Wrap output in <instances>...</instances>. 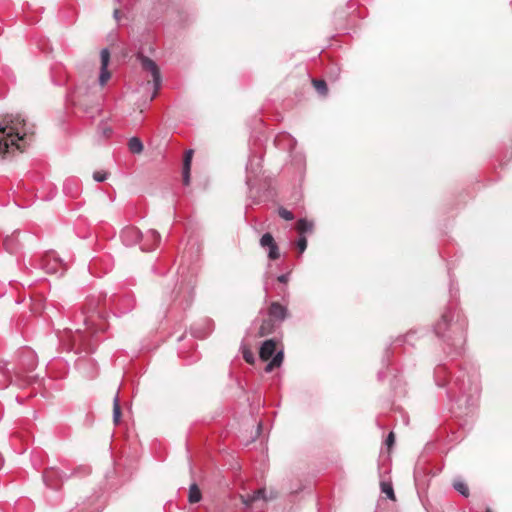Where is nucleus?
<instances>
[{"label":"nucleus","mask_w":512,"mask_h":512,"mask_svg":"<svg viewBox=\"0 0 512 512\" xmlns=\"http://www.w3.org/2000/svg\"><path fill=\"white\" fill-rule=\"evenodd\" d=\"M249 182H250V177L247 176V183L249 184Z\"/></svg>","instance_id":"37998d69"},{"label":"nucleus","mask_w":512,"mask_h":512,"mask_svg":"<svg viewBox=\"0 0 512 512\" xmlns=\"http://www.w3.org/2000/svg\"><path fill=\"white\" fill-rule=\"evenodd\" d=\"M36 380L35 376H21L18 370H13L12 373L8 368V362L0 360V389H5L10 384L19 388H25L36 382Z\"/></svg>","instance_id":"7ed1b4c3"},{"label":"nucleus","mask_w":512,"mask_h":512,"mask_svg":"<svg viewBox=\"0 0 512 512\" xmlns=\"http://www.w3.org/2000/svg\"><path fill=\"white\" fill-rule=\"evenodd\" d=\"M138 59L141 63L143 70L151 73L155 90H158L161 85V75L157 64L155 63V61L144 55H139Z\"/></svg>","instance_id":"39448f33"},{"label":"nucleus","mask_w":512,"mask_h":512,"mask_svg":"<svg viewBox=\"0 0 512 512\" xmlns=\"http://www.w3.org/2000/svg\"><path fill=\"white\" fill-rule=\"evenodd\" d=\"M381 490L389 499L395 500V493L390 483L382 482Z\"/></svg>","instance_id":"aec40b11"},{"label":"nucleus","mask_w":512,"mask_h":512,"mask_svg":"<svg viewBox=\"0 0 512 512\" xmlns=\"http://www.w3.org/2000/svg\"><path fill=\"white\" fill-rule=\"evenodd\" d=\"M378 377H379V379H382L383 375L381 372L378 373Z\"/></svg>","instance_id":"ea45409f"},{"label":"nucleus","mask_w":512,"mask_h":512,"mask_svg":"<svg viewBox=\"0 0 512 512\" xmlns=\"http://www.w3.org/2000/svg\"><path fill=\"white\" fill-rule=\"evenodd\" d=\"M313 226V222L308 221L307 219H300L297 223V230L302 235L307 232H312Z\"/></svg>","instance_id":"a211bd4d"},{"label":"nucleus","mask_w":512,"mask_h":512,"mask_svg":"<svg viewBox=\"0 0 512 512\" xmlns=\"http://www.w3.org/2000/svg\"><path fill=\"white\" fill-rule=\"evenodd\" d=\"M143 238L141 231L134 226H127L121 231V240L125 246H133Z\"/></svg>","instance_id":"423d86ee"},{"label":"nucleus","mask_w":512,"mask_h":512,"mask_svg":"<svg viewBox=\"0 0 512 512\" xmlns=\"http://www.w3.org/2000/svg\"><path fill=\"white\" fill-rule=\"evenodd\" d=\"M102 132L106 137H108L112 133V129L110 127L104 126L102 128Z\"/></svg>","instance_id":"f704fd0d"},{"label":"nucleus","mask_w":512,"mask_h":512,"mask_svg":"<svg viewBox=\"0 0 512 512\" xmlns=\"http://www.w3.org/2000/svg\"><path fill=\"white\" fill-rule=\"evenodd\" d=\"M441 371H442V369H438V370H437V375H438V374H440V373H441Z\"/></svg>","instance_id":"79ce46f5"},{"label":"nucleus","mask_w":512,"mask_h":512,"mask_svg":"<svg viewBox=\"0 0 512 512\" xmlns=\"http://www.w3.org/2000/svg\"><path fill=\"white\" fill-rule=\"evenodd\" d=\"M283 358H284L283 351L277 352L274 355V357L272 358V360H271L272 365H275L276 367H279L282 364V362H283Z\"/></svg>","instance_id":"b1692460"},{"label":"nucleus","mask_w":512,"mask_h":512,"mask_svg":"<svg viewBox=\"0 0 512 512\" xmlns=\"http://www.w3.org/2000/svg\"><path fill=\"white\" fill-rule=\"evenodd\" d=\"M101 59V68L99 75V84L104 86L111 77V74L108 70V65L110 61V51L107 48H103L100 52Z\"/></svg>","instance_id":"6e6552de"},{"label":"nucleus","mask_w":512,"mask_h":512,"mask_svg":"<svg viewBox=\"0 0 512 512\" xmlns=\"http://www.w3.org/2000/svg\"><path fill=\"white\" fill-rule=\"evenodd\" d=\"M394 440H395L394 434L392 432H390L386 439L387 446L393 445Z\"/></svg>","instance_id":"72a5a7b5"},{"label":"nucleus","mask_w":512,"mask_h":512,"mask_svg":"<svg viewBox=\"0 0 512 512\" xmlns=\"http://www.w3.org/2000/svg\"><path fill=\"white\" fill-rule=\"evenodd\" d=\"M243 358L249 364L254 362V354L247 348L243 349Z\"/></svg>","instance_id":"cd10ccee"},{"label":"nucleus","mask_w":512,"mask_h":512,"mask_svg":"<svg viewBox=\"0 0 512 512\" xmlns=\"http://www.w3.org/2000/svg\"><path fill=\"white\" fill-rule=\"evenodd\" d=\"M435 334L457 353H460L465 340V320L454 321V312L447 308L441 315V319L434 326Z\"/></svg>","instance_id":"f03ea898"},{"label":"nucleus","mask_w":512,"mask_h":512,"mask_svg":"<svg viewBox=\"0 0 512 512\" xmlns=\"http://www.w3.org/2000/svg\"><path fill=\"white\" fill-rule=\"evenodd\" d=\"M260 245L262 248L268 250V258L270 260H276L280 257V251L277 243L275 242L272 234L265 233L260 239Z\"/></svg>","instance_id":"0eeeda50"},{"label":"nucleus","mask_w":512,"mask_h":512,"mask_svg":"<svg viewBox=\"0 0 512 512\" xmlns=\"http://www.w3.org/2000/svg\"><path fill=\"white\" fill-rule=\"evenodd\" d=\"M275 329V323L271 318L264 319L257 333L258 337H264L271 334Z\"/></svg>","instance_id":"4468645a"},{"label":"nucleus","mask_w":512,"mask_h":512,"mask_svg":"<svg viewBox=\"0 0 512 512\" xmlns=\"http://www.w3.org/2000/svg\"><path fill=\"white\" fill-rule=\"evenodd\" d=\"M113 17L115 18L116 21H119V19H120V10L118 8L114 9Z\"/></svg>","instance_id":"c9c22d12"},{"label":"nucleus","mask_w":512,"mask_h":512,"mask_svg":"<svg viewBox=\"0 0 512 512\" xmlns=\"http://www.w3.org/2000/svg\"><path fill=\"white\" fill-rule=\"evenodd\" d=\"M37 364L36 353L31 349L25 348L21 350L13 370H18L21 376H30L29 373L35 370Z\"/></svg>","instance_id":"20e7f679"},{"label":"nucleus","mask_w":512,"mask_h":512,"mask_svg":"<svg viewBox=\"0 0 512 512\" xmlns=\"http://www.w3.org/2000/svg\"><path fill=\"white\" fill-rule=\"evenodd\" d=\"M120 418H121V407H120L119 393L117 392L113 399V422L115 425H118L120 423Z\"/></svg>","instance_id":"dca6fc26"},{"label":"nucleus","mask_w":512,"mask_h":512,"mask_svg":"<svg viewBox=\"0 0 512 512\" xmlns=\"http://www.w3.org/2000/svg\"><path fill=\"white\" fill-rule=\"evenodd\" d=\"M255 160H256L255 158H250V159H249V162H248V164H247V166H246L247 171H248L249 169H251V170H252V172H253V173H255V172L259 169V167H260V162H259V160H258V161H257V163L255 164V165H256V168L254 169V167H253V166H254V161H255Z\"/></svg>","instance_id":"2f4dec72"},{"label":"nucleus","mask_w":512,"mask_h":512,"mask_svg":"<svg viewBox=\"0 0 512 512\" xmlns=\"http://www.w3.org/2000/svg\"><path fill=\"white\" fill-rule=\"evenodd\" d=\"M485 512H492V511H491L490 509H486V511H485Z\"/></svg>","instance_id":"c03bdc74"},{"label":"nucleus","mask_w":512,"mask_h":512,"mask_svg":"<svg viewBox=\"0 0 512 512\" xmlns=\"http://www.w3.org/2000/svg\"><path fill=\"white\" fill-rule=\"evenodd\" d=\"M313 85L319 94H322V95L326 94L327 84L324 80H321V79L313 80Z\"/></svg>","instance_id":"412c9836"},{"label":"nucleus","mask_w":512,"mask_h":512,"mask_svg":"<svg viewBox=\"0 0 512 512\" xmlns=\"http://www.w3.org/2000/svg\"><path fill=\"white\" fill-rule=\"evenodd\" d=\"M34 133V126L29 124L21 114H7L0 120V153H7L15 146L22 150L19 142Z\"/></svg>","instance_id":"f257e3e1"},{"label":"nucleus","mask_w":512,"mask_h":512,"mask_svg":"<svg viewBox=\"0 0 512 512\" xmlns=\"http://www.w3.org/2000/svg\"><path fill=\"white\" fill-rule=\"evenodd\" d=\"M453 488L459 492L462 496L468 497L469 496V488L463 481L457 480L453 483Z\"/></svg>","instance_id":"6ab92c4d"},{"label":"nucleus","mask_w":512,"mask_h":512,"mask_svg":"<svg viewBox=\"0 0 512 512\" xmlns=\"http://www.w3.org/2000/svg\"><path fill=\"white\" fill-rule=\"evenodd\" d=\"M268 315L273 321L283 322L288 315V310L280 303L272 302L268 310Z\"/></svg>","instance_id":"1a4fd4ad"},{"label":"nucleus","mask_w":512,"mask_h":512,"mask_svg":"<svg viewBox=\"0 0 512 512\" xmlns=\"http://www.w3.org/2000/svg\"><path fill=\"white\" fill-rule=\"evenodd\" d=\"M93 179L96 182H103V181H105L107 179V173L96 171V172L93 173Z\"/></svg>","instance_id":"c756f323"},{"label":"nucleus","mask_w":512,"mask_h":512,"mask_svg":"<svg viewBox=\"0 0 512 512\" xmlns=\"http://www.w3.org/2000/svg\"><path fill=\"white\" fill-rule=\"evenodd\" d=\"M275 367H276V366H275V365H272V362L270 361V362L266 365V367H265V371H266L267 373H269V372H271Z\"/></svg>","instance_id":"e433bc0d"},{"label":"nucleus","mask_w":512,"mask_h":512,"mask_svg":"<svg viewBox=\"0 0 512 512\" xmlns=\"http://www.w3.org/2000/svg\"><path fill=\"white\" fill-rule=\"evenodd\" d=\"M297 247L300 251V253H303L307 248V239L305 236L300 235L298 241H297Z\"/></svg>","instance_id":"393cba45"},{"label":"nucleus","mask_w":512,"mask_h":512,"mask_svg":"<svg viewBox=\"0 0 512 512\" xmlns=\"http://www.w3.org/2000/svg\"><path fill=\"white\" fill-rule=\"evenodd\" d=\"M128 148L134 154H139L143 151V144L137 137H132L128 141Z\"/></svg>","instance_id":"f3484780"},{"label":"nucleus","mask_w":512,"mask_h":512,"mask_svg":"<svg viewBox=\"0 0 512 512\" xmlns=\"http://www.w3.org/2000/svg\"><path fill=\"white\" fill-rule=\"evenodd\" d=\"M454 386H456L459 389V392L464 395L466 393V387L465 382L463 379H460L459 377L455 379L453 382Z\"/></svg>","instance_id":"a878e982"},{"label":"nucleus","mask_w":512,"mask_h":512,"mask_svg":"<svg viewBox=\"0 0 512 512\" xmlns=\"http://www.w3.org/2000/svg\"><path fill=\"white\" fill-rule=\"evenodd\" d=\"M474 391L478 392V385H477V383H474Z\"/></svg>","instance_id":"58836bf2"},{"label":"nucleus","mask_w":512,"mask_h":512,"mask_svg":"<svg viewBox=\"0 0 512 512\" xmlns=\"http://www.w3.org/2000/svg\"><path fill=\"white\" fill-rule=\"evenodd\" d=\"M275 349L276 344L273 339L264 341L259 351L260 358L264 361H267L273 356Z\"/></svg>","instance_id":"9b49d317"},{"label":"nucleus","mask_w":512,"mask_h":512,"mask_svg":"<svg viewBox=\"0 0 512 512\" xmlns=\"http://www.w3.org/2000/svg\"><path fill=\"white\" fill-rule=\"evenodd\" d=\"M63 191L70 197H76L79 194L78 182L73 179H67L63 184Z\"/></svg>","instance_id":"ddd939ff"},{"label":"nucleus","mask_w":512,"mask_h":512,"mask_svg":"<svg viewBox=\"0 0 512 512\" xmlns=\"http://www.w3.org/2000/svg\"><path fill=\"white\" fill-rule=\"evenodd\" d=\"M202 498L200 489L196 483H193L189 487L188 501L190 503H198Z\"/></svg>","instance_id":"2eb2a0df"},{"label":"nucleus","mask_w":512,"mask_h":512,"mask_svg":"<svg viewBox=\"0 0 512 512\" xmlns=\"http://www.w3.org/2000/svg\"><path fill=\"white\" fill-rule=\"evenodd\" d=\"M192 154H193L192 150L186 151L185 157H184V162H183V167L191 168Z\"/></svg>","instance_id":"c85d7f7f"},{"label":"nucleus","mask_w":512,"mask_h":512,"mask_svg":"<svg viewBox=\"0 0 512 512\" xmlns=\"http://www.w3.org/2000/svg\"><path fill=\"white\" fill-rule=\"evenodd\" d=\"M277 280H278L280 283L285 284V283H287V282H288V280H289V274H288V273H286V274H281V275H279V276L277 277Z\"/></svg>","instance_id":"473e14b6"},{"label":"nucleus","mask_w":512,"mask_h":512,"mask_svg":"<svg viewBox=\"0 0 512 512\" xmlns=\"http://www.w3.org/2000/svg\"><path fill=\"white\" fill-rule=\"evenodd\" d=\"M190 170H191V168L183 167V171H182L183 183L186 186L189 185V183H190Z\"/></svg>","instance_id":"7c9ffc66"},{"label":"nucleus","mask_w":512,"mask_h":512,"mask_svg":"<svg viewBox=\"0 0 512 512\" xmlns=\"http://www.w3.org/2000/svg\"><path fill=\"white\" fill-rule=\"evenodd\" d=\"M277 496H278L277 492H275V491H272V490H271V491H270V494H269V495H267V498H268V500H273V499H275Z\"/></svg>","instance_id":"4c0bfd02"},{"label":"nucleus","mask_w":512,"mask_h":512,"mask_svg":"<svg viewBox=\"0 0 512 512\" xmlns=\"http://www.w3.org/2000/svg\"><path fill=\"white\" fill-rule=\"evenodd\" d=\"M251 495L253 496L255 501L260 500V499H262L264 501L268 500L265 488H260L256 491H254Z\"/></svg>","instance_id":"5701e85b"},{"label":"nucleus","mask_w":512,"mask_h":512,"mask_svg":"<svg viewBox=\"0 0 512 512\" xmlns=\"http://www.w3.org/2000/svg\"><path fill=\"white\" fill-rule=\"evenodd\" d=\"M161 236L156 230H149L146 235L141 239L143 243L141 245L142 251H150L156 247L160 242Z\"/></svg>","instance_id":"9d476101"},{"label":"nucleus","mask_w":512,"mask_h":512,"mask_svg":"<svg viewBox=\"0 0 512 512\" xmlns=\"http://www.w3.org/2000/svg\"><path fill=\"white\" fill-rule=\"evenodd\" d=\"M260 429H261V424H258V427H257L258 432L260 431Z\"/></svg>","instance_id":"a19ab883"},{"label":"nucleus","mask_w":512,"mask_h":512,"mask_svg":"<svg viewBox=\"0 0 512 512\" xmlns=\"http://www.w3.org/2000/svg\"><path fill=\"white\" fill-rule=\"evenodd\" d=\"M55 478L62 480V473H60L59 471H57L53 468L47 469L43 473V480H44L46 486H48L50 488H56V485L53 483V480Z\"/></svg>","instance_id":"f8f14e48"},{"label":"nucleus","mask_w":512,"mask_h":512,"mask_svg":"<svg viewBox=\"0 0 512 512\" xmlns=\"http://www.w3.org/2000/svg\"><path fill=\"white\" fill-rule=\"evenodd\" d=\"M240 499H241V502L246 506V507H250L252 505V503L255 502L253 496L251 494H247V495H241L240 496Z\"/></svg>","instance_id":"bb28decb"},{"label":"nucleus","mask_w":512,"mask_h":512,"mask_svg":"<svg viewBox=\"0 0 512 512\" xmlns=\"http://www.w3.org/2000/svg\"><path fill=\"white\" fill-rule=\"evenodd\" d=\"M278 215L286 221H291L294 219V214L284 207H280L278 209Z\"/></svg>","instance_id":"4be33fe9"}]
</instances>
